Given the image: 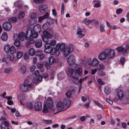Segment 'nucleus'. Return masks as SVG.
Listing matches in <instances>:
<instances>
[{
	"label": "nucleus",
	"mask_w": 129,
	"mask_h": 129,
	"mask_svg": "<svg viewBox=\"0 0 129 129\" xmlns=\"http://www.w3.org/2000/svg\"><path fill=\"white\" fill-rule=\"evenodd\" d=\"M46 104L44 105L42 110L43 112L44 113H50L53 107L52 99L50 97L48 98L46 100Z\"/></svg>",
	"instance_id": "f257e3e1"
},
{
	"label": "nucleus",
	"mask_w": 129,
	"mask_h": 129,
	"mask_svg": "<svg viewBox=\"0 0 129 129\" xmlns=\"http://www.w3.org/2000/svg\"><path fill=\"white\" fill-rule=\"evenodd\" d=\"M74 72L75 74L73 76V82L76 84L78 83L79 82L80 84L81 83V82L84 80L85 79V78H82L80 79L79 81L78 80V78L80 76L82 73V68L80 67H79L78 69L75 70H73V73ZM74 75V73H73Z\"/></svg>",
	"instance_id": "f03ea898"
},
{
	"label": "nucleus",
	"mask_w": 129,
	"mask_h": 129,
	"mask_svg": "<svg viewBox=\"0 0 129 129\" xmlns=\"http://www.w3.org/2000/svg\"><path fill=\"white\" fill-rule=\"evenodd\" d=\"M47 9V6L45 4H41L39 6V10L40 12L42 14H45L43 16H49V15L48 12H46Z\"/></svg>",
	"instance_id": "7ed1b4c3"
},
{
	"label": "nucleus",
	"mask_w": 129,
	"mask_h": 129,
	"mask_svg": "<svg viewBox=\"0 0 129 129\" xmlns=\"http://www.w3.org/2000/svg\"><path fill=\"white\" fill-rule=\"evenodd\" d=\"M27 35L26 34V35L24 32H21L18 35H14V39H15L16 38H17L20 40L23 41L26 39H27V37H26Z\"/></svg>",
	"instance_id": "20e7f679"
},
{
	"label": "nucleus",
	"mask_w": 129,
	"mask_h": 129,
	"mask_svg": "<svg viewBox=\"0 0 129 129\" xmlns=\"http://www.w3.org/2000/svg\"><path fill=\"white\" fill-rule=\"evenodd\" d=\"M43 36L42 37L43 41L47 43L48 41V38H52V35L47 31H44L43 32Z\"/></svg>",
	"instance_id": "39448f33"
},
{
	"label": "nucleus",
	"mask_w": 129,
	"mask_h": 129,
	"mask_svg": "<svg viewBox=\"0 0 129 129\" xmlns=\"http://www.w3.org/2000/svg\"><path fill=\"white\" fill-rule=\"evenodd\" d=\"M3 27L5 31H9L11 29L12 26L10 22H6L3 23Z\"/></svg>",
	"instance_id": "423d86ee"
},
{
	"label": "nucleus",
	"mask_w": 129,
	"mask_h": 129,
	"mask_svg": "<svg viewBox=\"0 0 129 129\" xmlns=\"http://www.w3.org/2000/svg\"><path fill=\"white\" fill-rule=\"evenodd\" d=\"M87 63L90 66H95L99 63V61L97 59L94 58L92 60L90 59H88Z\"/></svg>",
	"instance_id": "0eeeda50"
},
{
	"label": "nucleus",
	"mask_w": 129,
	"mask_h": 129,
	"mask_svg": "<svg viewBox=\"0 0 129 129\" xmlns=\"http://www.w3.org/2000/svg\"><path fill=\"white\" fill-rule=\"evenodd\" d=\"M37 33H33L32 29L31 28L29 29L26 32V35H28V34L30 35V36L31 37L34 38H36L38 36V35Z\"/></svg>",
	"instance_id": "6e6552de"
},
{
	"label": "nucleus",
	"mask_w": 129,
	"mask_h": 129,
	"mask_svg": "<svg viewBox=\"0 0 129 129\" xmlns=\"http://www.w3.org/2000/svg\"><path fill=\"white\" fill-rule=\"evenodd\" d=\"M27 41L25 44V46L26 47H31V44H33L35 43V41L34 39L30 36L29 38H27Z\"/></svg>",
	"instance_id": "1a4fd4ad"
},
{
	"label": "nucleus",
	"mask_w": 129,
	"mask_h": 129,
	"mask_svg": "<svg viewBox=\"0 0 129 129\" xmlns=\"http://www.w3.org/2000/svg\"><path fill=\"white\" fill-rule=\"evenodd\" d=\"M107 56L106 53L104 51L102 52L99 54L98 57L100 60H104L105 59Z\"/></svg>",
	"instance_id": "9d476101"
},
{
	"label": "nucleus",
	"mask_w": 129,
	"mask_h": 129,
	"mask_svg": "<svg viewBox=\"0 0 129 129\" xmlns=\"http://www.w3.org/2000/svg\"><path fill=\"white\" fill-rule=\"evenodd\" d=\"M42 108V103L40 102H36L35 104V109L37 111H40Z\"/></svg>",
	"instance_id": "9b49d317"
},
{
	"label": "nucleus",
	"mask_w": 129,
	"mask_h": 129,
	"mask_svg": "<svg viewBox=\"0 0 129 129\" xmlns=\"http://www.w3.org/2000/svg\"><path fill=\"white\" fill-rule=\"evenodd\" d=\"M52 49H51L50 52H49L48 53H50L52 55L55 54L57 56L59 55L60 53L59 51L57 48H55L52 47Z\"/></svg>",
	"instance_id": "f8f14e48"
},
{
	"label": "nucleus",
	"mask_w": 129,
	"mask_h": 129,
	"mask_svg": "<svg viewBox=\"0 0 129 129\" xmlns=\"http://www.w3.org/2000/svg\"><path fill=\"white\" fill-rule=\"evenodd\" d=\"M117 95L119 99L122 100L124 98V94L123 91L120 89H117L116 90Z\"/></svg>",
	"instance_id": "ddd939ff"
},
{
	"label": "nucleus",
	"mask_w": 129,
	"mask_h": 129,
	"mask_svg": "<svg viewBox=\"0 0 129 129\" xmlns=\"http://www.w3.org/2000/svg\"><path fill=\"white\" fill-rule=\"evenodd\" d=\"M45 47V48L44 50L45 52L48 53L49 52H50L51 49H52V47L51 46L49 43H46Z\"/></svg>",
	"instance_id": "4468645a"
},
{
	"label": "nucleus",
	"mask_w": 129,
	"mask_h": 129,
	"mask_svg": "<svg viewBox=\"0 0 129 129\" xmlns=\"http://www.w3.org/2000/svg\"><path fill=\"white\" fill-rule=\"evenodd\" d=\"M63 54L64 56L66 57L70 54V49L69 46H67L63 50Z\"/></svg>",
	"instance_id": "2eb2a0df"
},
{
	"label": "nucleus",
	"mask_w": 129,
	"mask_h": 129,
	"mask_svg": "<svg viewBox=\"0 0 129 129\" xmlns=\"http://www.w3.org/2000/svg\"><path fill=\"white\" fill-rule=\"evenodd\" d=\"M115 52L113 49L110 50L107 53V55L108 57L109 58H113L115 55Z\"/></svg>",
	"instance_id": "dca6fc26"
},
{
	"label": "nucleus",
	"mask_w": 129,
	"mask_h": 129,
	"mask_svg": "<svg viewBox=\"0 0 129 129\" xmlns=\"http://www.w3.org/2000/svg\"><path fill=\"white\" fill-rule=\"evenodd\" d=\"M33 30L34 33H39L41 31V27L39 24H37L33 28Z\"/></svg>",
	"instance_id": "f3484780"
},
{
	"label": "nucleus",
	"mask_w": 129,
	"mask_h": 129,
	"mask_svg": "<svg viewBox=\"0 0 129 129\" xmlns=\"http://www.w3.org/2000/svg\"><path fill=\"white\" fill-rule=\"evenodd\" d=\"M26 67L24 66H21L19 69V71L21 73L23 74H25L27 71Z\"/></svg>",
	"instance_id": "a211bd4d"
},
{
	"label": "nucleus",
	"mask_w": 129,
	"mask_h": 129,
	"mask_svg": "<svg viewBox=\"0 0 129 129\" xmlns=\"http://www.w3.org/2000/svg\"><path fill=\"white\" fill-rule=\"evenodd\" d=\"M57 108L59 110H61L64 109L65 106L61 102H59L56 105Z\"/></svg>",
	"instance_id": "6ab92c4d"
},
{
	"label": "nucleus",
	"mask_w": 129,
	"mask_h": 129,
	"mask_svg": "<svg viewBox=\"0 0 129 129\" xmlns=\"http://www.w3.org/2000/svg\"><path fill=\"white\" fill-rule=\"evenodd\" d=\"M63 103L64 105L65 106H66L67 107H68L71 105V102L70 100L68 99L65 98L64 99Z\"/></svg>",
	"instance_id": "aec40b11"
},
{
	"label": "nucleus",
	"mask_w": 129,
	"mask_h": 129,
	"mask_svg": "<svg viewBox=\"0 0 129 129\" xmlns=\"http://www.w3.org/2000/svg\"><path fill=\"white\" fill-rule=\"evenodd\" d=\"M65 45L63 43L61 44H58L56 45V48L59 50V49L61 51H63V50L65 48Z\"/></svg>",
	"instance_id": "412c9836"
},
{
	"label": "nucleus",
	"mask_w": 129,
	"mask_h": 129,
	"mask_svg": "<svg viewBox=\"0 0 129 129\" xmlns=\"http://www.w3.org/2000/svg\"><path fill=\"white\" fill-rule=\"evenodd\" d=\"M36 55H37L39 58L40 60H41L44 57L42 51H36Z\"/></svg>",
	"instance_id": "4be33fe9"
},
{
	"label": "nucleus",
	"mask_w": 129,
	"mask_h": 129,
	"mask_svg": "<svg viewBox=\"0 0 129 129\" xmlns=\"http://www.w3.org/2000/svg\"><path fill=\"white\" fill-rule=\"evenodd\" d=\"M28 86L23 84L21 85L20 86V90L23 92H25L28 90Z\"/></svg>",
	"instance_id": "5701e85b"
},
{
	"label": "nucleus",
	"mask_w": 129,
	"mask_h": 129,
	"mask_svg": "<svg viewBox=\"0 0 129 129\" xmlns=\"http://www.w3.org/2000/svg\"><path fill=\"white\" fill-rule=\"evenodd\" d=\"M42 42L41 40H38L35 42V46L36 47L39 48L42 46Z\"/></svg>",
	"instance_id": "b1692460"
},
{
	"label": "nucleus",
	"mask_w": 129,
	"mask_h": 129,
	"mask_svg": "<svg viewBox=\"0 0 129 129\" xmlns=\"http://www.w3.org/2000/svg\"><path fill=\"white\" fill-rule=\"evenodd\" d=\"M77 34L79 35V38H82L85 35L83 33H82V31L81 29L78 28L77 29Z\"/></svg>",
	"instance_id": "393cba45"
},
{
	"label": "nucleus",
	"mask_w": 129,
	"mask_h": 129,
	"mask_svg": "<svg viewBox=\"0 0 129 129\" xmlns=\"http://www.w3.org/2000/svg\"><path fill=\"white\" fill-rule=\"evenodd\" d=\"M117 50L118 52L124 53L126 52L127 51L126 49H124L122 47H118L117 48Z\"/></svg>",
	"instance_id": "a878e982"
},
{
	"label": "nucleus",
	"mask_w": 129,
	"mask_h": 129,
	"mask_svg": "<svg viewBox=\"0 0 129 129\" xmlns=\"http://www.w3.org/2000/svg\"><path fill=\"white\" fill-rule=\"evenodd\" d=\"M31 19L29 20L30 24L31 25L34 24L36 23L37 21L35 17H31Z\"/></svg>",
	"instance_id": "bb28decb"
},
{
	"label": "nucleus",
	"mask_w": 129,
	"mask_h": 129,
	"mask_svg": "<svg viewBox=\"0 0 129 129\" xmlns=\"http://www.w3.org/2000/svg\"><path fill=\"white\" fill-rule=\"evenodd\" d=\"M68 63L70 66H72L73 64V55H70L68 59Z\"/></svg>",
	"instance_id": "cd10ccee"
},
{
	"label": "nucleus",
	"mask_w": 129,
	"mask_h": 129,
	"mask_svg": "<svg viewBox=\"0 0 129 129\" xmlns=\"http://www.w3.org/2000/svg\"><path fill=\"white\" fill-rule=\"evenodd\" d=\"M1 125L2 127H2V129H4V128H6V127L9 126V124L8 122L7 121H5L2 123Z\"/></svg>",
	"instance_id": "c85d7f7f"
},
{
	"label": "nucleus",
	"mask_w": 129,
	"mask_h": 129,
	"mask_svg": "<svg viewBox=\"0 0 129 129\" xmlns=\"http://www.w3.org/2000/svg\"><path fill=\"white\" fill-rule=\"evenodd\" d=\"M8 38L7 34L6 32L3 33L1 39L4 41H6Z\"/></svg>",
	"instance_id": "c756f323"
},
{
	"label": "nucleus",
	"mask_w": 129,
	"mask_h": 129,
	"mask_svg": "<svg viewBox=\"0 0 129 129\" xmlns=\"http://www.w3.org/2000/svg\"><path fill=\"white\" fill-rule=\"evenodd\" d=\"M105 93L107 95H109L111 92V90L109 88L107 87H105L104 89Z\"/></svg>",
	"instance_id": "7c9ffc66"
},
{
	"label": "nucleus",
	"mask_w": 129,
	"mask_h": 129,
	"mask_svg": "<svg viewBox=\"0 0 129 129\" xmlns=\"http://www.w3.org/2000/svg\"><path fill=\"white\" fill-rule=\"evenodd\" d=\"M18 20V18L15 17H13L9 19L8 21L10 22H16Z\"/></svg>",
	"instance_id": "2f4dec72"
},
{
	"label": "nucleus",
	"mask_w": 129,
	"mask_h": 129,
	"mask_svg": "<svg viewBox=\"0 0 129 129\" xmlns=\"http://www.w3.org/2000/svg\"><path fill=\"white\" fill-rule=\"evenodd\" d=\"M73 68L72 67L69 68L68 69V72L67 73L68 75L71 76V77H73Z\"/></svg>",
	"instance_id": "473e14b6"
},
{
	"label": "nucleus",
	"mask_w": 129,
	"mask_h": 129,
	"mask_svg": "<svg viewBox=\"0 0 129 129\" xmlns=\"http://www.w3.org/2000/svg\"><path fill=\"white\" fill-rule=\"evenodd\" d=\"M49 62L50 64H52L54 62L55 60L54 58L52 56L50 57L49 58Z\"/></svg>",
	"instance_id": "72a5a7b5"
},
{
	"label": "nucleus",
	"mask_w": 129,
	"mask_h": 129,
	"mask_svg": "<svg viewBox=\"0 0 129 129\" xmlns=\"http://www.w3.org/2000/svg\"><path fill=\"white\" fill-rule=\"evenodd\" d=\"M66 95L68 98H70L72 96V91L69 90L66 93Z\"/></svg>",
	"instance_id": "f704fd0d"
},
{
	"label": "nucleus",
	"mask_w": 129,
	"mask_h": 129,
	"mask_svg": "<svg viewBox=\"0 0 129 129\" xmlns=\"http://www.w3.org/2000/svg\"><path fill=\"white\" fill-rule=\"evenodd\" d=\"M35 53L34 49L33 48H31L29 51V55L31 56L34 55Z\"/></svg>",
	"instance_id": "c9c22d12"
},
{
	"label": "nucleus",
	"mask_w": 129,
	"mask_h": 129,
	"mask_svg": "<svg viewBox=\"0 0 129 129\" xmlns=\"http://www.w3.org/2000/svg\"><path fill=\"white\" fill-rule=\"evenodd\" d=\"M17 38H16L14 42V45H15L17 47H19L20 46V41L18 39H16Z\"/></svg>",
	"instance_id": "e433bc0d"
},
{
	"label": "nucleus",
	"mask_w": 129,
	"mask_h": 129,
	"mask_svg": "<svg viewBox=\"0 0 129 129\" xmlns=\"http://www.w3.org/2000/svg\"><path fill=\"white\" fill-rule=\"evenodd\" d=\"M12 71V69L10 68H5L4 69V72L7 74H9Z\"/></svg>",
	"instance_id": "4c0bfd02"
},
{
	"label": "nucleus",
	"mask_w": 129,
	"mask_h": 129,
	"mask_svg": "<svg viewBox=\"0 0 129 129\" xmlns=\"http://www.w3.org/2000/svg\"><path fill=\"white\" fill-rule=\"evenodd\" d=\"M27 107L30 109H32L33 108L34 105L31 102H28L26 103Z\"/></svg>",
	"instance_id": "58836bf2"
},
{
	"label": "nucleus",
	"mask_w": 129,
	"mask_h": 129,
	"mask_svg": "<svg viewBox=\"0 0 129 129\" xmlns=\"http://www.w3.org/2000/svg\"><path fill=\"white\" fill-rule=\"evenodd\" d=\"M10 52L11 54H13L16 52V50L14 46H12L10 48Z\"/></svg>",
	"instance_id": "ea45409f"
},
{
	"label": "nucleus",
	"mask_w": 129,
	"mask_h": 129,
	"mask_svg": "<svg viewBox=\"0 0 129 129\" xmlns=\"http://www.w3.org/2000/svg\"><path fill=\"white\" fill-rule=\"evenodd\" d=\"M10 48L9 45H7L5 46L4 50L6 53H8L10 51Z\"/></svg>",
	"instance_id": "a19ab883"
},
{
	"label": "nucleus",
	"mask_w": 129,
	"mask_h": 129,
	"mask_svg": "<svg viewBox=\"0 0 129 129\" xmlns=\"http://www.w3.org/2000/svg\"><path fill=\"white\" fill-rule=\"evenodd\" d=\"M57 110L58 109L57 108L56 109L55 108H54L53 107L52 109V111H51V112H52L54 114H56L60 112L58 111Z\"/></svg>",
	"instance_id": "79ce46f5"
},
{
	"label": "nucleus",
	"mask_w": 129,
	"mask_h": 129,
	"mask_svg": "<svg viewBox=\"0 0 129 129\" xmlns=\"http://www.w3.org/2000/svg\"><path fill=\"white\" fill-rule=\"evenodd\" d=\"M44 63L43 62H40L37 63V67L39 69H41L43 67Z\"/></svg>",
	"instance_id": "37998d69"
},
{
	"label": "nucleus",
	"mask_w": 129,
	"mask_h": 129,
	"mask_svg": "<svg viewBox=\"0 0 129 129\" xmlns=\"http://www.w3.org/2000/svg\"><path fill=\"white\" fill-rule=\"evenodd\" d=\"M94 102L96 105H97L98 106L100 107L101 108L103 109H104V106L103 105L99 103L98 102L94 100L93 101Z\"/></svg>",
	"instance_id": "c03bdc74"
},
{
	"label": "nucleus",
	"mask_w": 129,
	"mask_h": 129,
	"mask_svg": "<svg viewBox=\"0 0 129 129\" xmlns=\"http://www.w3.org/2000/svg\"><path fill=\"white\" fill-rule=\"evenodd\" d=\"M56 43V41L54 40H52L50 42V43H49V44L50 45V46L53 47L55 45Z\"/></svg>",
	"instance_id": "a18cd8bd"
},
{
	"label": "nucleus",
	"mask_w": 129,
	"mask_h": 129,
	"mask_svg": "<svg viewBox=\"0 0 129 129\" xmlns=\"http://www.w3.org/2000/svg\"><path fill=\"white\" fill-rule=\"evenodd\" d=\"M46 20L47 21H49L52 23H53L54 22V19H51L50 17L46 18Z\"/></svg>",
	"instance_id": "49530a36"
},
{
	"label": "nucleus",
	"mask_w": 129,
	"mask_h": 129,
	"mask_svg": "<svg viewBox=\"0 0 129 129\" xmlns=\"http://www.w3.org/2000/svg\"><path fill=\"white\" fill-rule=\"evenodd\" d=\"M46 20L47 21H49L52 23H53L54 22V19H51L50 17L46 18Z\"/></svg>",
	"instance_id": "de8ad7c7"
},
{
	"label": "nucleus",
	"mask_w": 129,
	"mask_h": 129,
	"mask_svg": "<svg viewBox=\"0 0 129 129\" xmlns=\"http://www.w3.org/2000/svg\"><path fill=\"white\" fill-rule=\"evenodd\" d=\"M104 67V66L103 63L100 64L97 67L98 69L100 70L103 69Z\"/></svg>",
	"instance_id": "09e8293b"
},
{
	"label": "nucleus",
	"mask_w": 129,
	"mask_h": 129,
	"mask_svg": "<svg viewBox=\"0 0 129 129\" xmlns=\"http://www.w3.org/2000/svg\"><path fill=\"white\" fill-rule=\"evenodd\" d=\"M94 21H95V19L88 20L85 22V24L86 25H88L90 23H93Z\"/></svg>",
	"instance_id": "8fccbe9b"
},
{
	"label": "nucleus",
	"mask_w": 129,
	"mask_h": 129,
	"mask_svg": "<svg viewBox=\"0 0 129 129\" xmlns=\"http://www.w3.org/2000/svg\"><path fill=\"white\" fill-rule=\"evenodd\" d=\"M74 56L73 55V67L74 69H76L78 67V65L75 63V59H74Z\"/></svg>",
	"instance_id": "3c124183"
},
{
	"label": "nucleus",
	"mask_w": 129,
	"mask_h": 129,
	"mask_svg": "<svg viewBox=\"0 0 129 129\" xmlns=\"http://www.w3.org/2000/svg\"><path fill=\"white\" fill-rule=\"evenodd\" d=\"M23 55V53L21 52H19L17 53V58L18 59H20L21 58Z\"/></svg>",
	"instance_id": "603ef678"
},
{
	"label": "nucleus",
	"mask_w": 129,
	"mask_h": 129,
	"mask_svg": "<svg viewBox=\"0 0 129 129\" xmlns=\"http://www.w3.org/2000/svg\"><path fill=\"white\" fill-rule=\"evenodd\" d=\"M47 17H39V22H41L44 19H46V18Z\"/></svg>",
	"instance_id": "864d4df0"
},
{
	"label": "nucleus",
	"mask_w": 129,
	"mask_h": 129,
	"mask_svg": "<svg viewBox=\"0 0 129 129\" xmlns=\"http://www.w3.org/2000/svg\"><path fill=\"white\" fill-rule=\"evenodd\" d=\"M34 2L38 3H44L45 0H33Z\"/></svg>",
	"instance_id": "5fc2aeb1"
},
{
	"label": "nucleus",
	"mask_w": 129,
	"mask_h": 129,
	"mask_svg": "<svg viewBox=\"0 0 129 129\" xmlns=\"http://www.w3.org/2000/svg\"><path fill=\"white\" fill-rule=\"evenodd\" d=\"M123 11V10L121 8L117 9L116 10V13L118 14L121 13Z\"/></svg>",
	"instance_id": "6e6d98bb"
},
{
	"label": "nucleus",
	"mask_w": 129,
	"mask_h": 129,
	"mask_svg": "<svg viewBox=\"0 0 129 129\" xmlns=\"http://www.w3.org/2000/svg\"><path fill=\"white\" fill-rule=\"evenodd\" d=\"M64 6L63 3H62L61 4V13L63 14L64 11Z\"/></svg>",
	"instance_id": "4d7b16f0"
},
{
	"label": "nucleus",
	"mask_w": 129,
	"mask_h": 129,
	"mask_svg": "<svg viewBox=\"0 0 129 129\" xmlns=\"http://www.w3.org/2000/svg\"><path fill=\"white\" fill-rule=\"evenodd\" d=\"M125 60V58L124 57H122L120 58V62L122 65L124 64Z\"/></svg>",
	"instance_id": "13d9d810"
},
{
	"label": "nucleus",
	"mask_w": 129,
	"mask_h": 129,
	"mask_svg": "<svg viewBox=\"0 0 129 129\" xmlns=\"http://www.w3.org/2000/svg\"><path fill=\"white\" fill-rule=\"evenodd\" d=\"M104 62L107 64H109L111 63V61L110 60L109 58H107L106 59H105V61H104Z\"/></svg>",
	"instance_id": "bf43d9fd"
},
{
	"label": "nucleus",
	"mask_w": 129,
	"mask_h": 129,
	"mask_svg": "<svg viewBox=\"0 0 129 129\" xmlns=\"http://www.w3.org/2000/svg\"><path fill=\"white\" fill-rule=\"evenodd\" d=\"M100 29L101 32H102L104 30V28L103 26V24L100 25Z\"/></svg>",
	"instance_id": "052dcab7"
},
{
	"label": "nucleus",
	"mask_w": 129,
	"mask_h": 129,
	"mask_svg": "<svg viewBox=\"0 0 129 129\" xmlns=\"http://www.w3.org/2000/svg\"><path fill=\"white\" fill-rule=\"evenodd\" d=\"M38 80L36 78L34 77L33 79V81L35 84L37 83L38 82Z\"/></svg>",
	"instance_id": "680f3d73"
},
{
	"label": "nucleus",
	"mask_w": 129,
	"mask_h": 129,
	"mask_svg": "<svg viewBox=\"0 0 129 129\" xmlns=\"http://www.w3.org/2000/svg\"><path fill=\"white\" fill-rule=\"evenodd\" d=\"M44 66L46 69H49L50 68V67L49 64L47 63H46L44 64Z\"/></svg>",
	"instance_id": "e2e57ef3"
},
{
	"label": "nucleus",
	"mask_w": 129,
	"mask_h": 129,
	"mask_svg": "<svg viewBox=\"0 0 129 129\" xmlns=\"http://www.w3.org/2000/svg\"><path fill=\"white\" fill-rule=\"evenodd\" d=\"M36 69V67L34 65H32L30 67V70L31 72L34 71Z\"/></svg>",
	"instance_id": "0e129e2a"
},
{
	"label": "nucleus",
	"mask_w": 129,
	"mask_h": 129,
	"mask_svg": "<svg viewBox=\"0 0 129 129\" xmlns=\"http://www.w3.org/2000/svg\"><path fill=\"white\" fill-rule=\"evenodd\" d=\"M29 80L28 79H25V80L24 83V84L26 85H27L28 86V85L29 84Z\"/></svg>",
	"instance_id": "69168bd1"
},
{
	"label": "nucleus",
	"mask_w": 129,
	"mask_h": 129,
	"mask_svg": "<svg viewBox=\"0 0 129 129\" xmlns=\"http://www.w3.org/2000/svg\"><path fill=\"white\" fill-rule=\"evenodd\" d=\"M123 103L124 104L129 103V100L127 99H125L123 101Z\"/></svg>",
	"instance_id": "338daca9"
},
{
	"label": "nucleus",
	"mask_w": 129,
	"mask_h": 129,
	"mask_svg": "<svg viewBox=\"0 0 129 129\" xmlns=\"http://www.w3.org/2000/svg\"><path fill=\"white\" fill-rule=\"evenodd\" d=\"M97 71V70L95 69H92L91 70V74L92 75H94V74Z\"/></svg>",
	"instance_id": "774afa93"
}]
</instances>
